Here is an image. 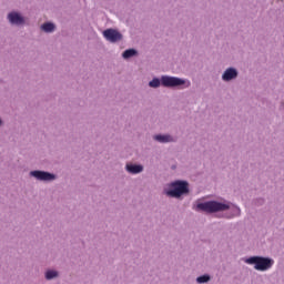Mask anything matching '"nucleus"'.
<instances>
[{"label":"nucleus","mask_w":284,"mask_h":284,"mask_svg":"<svg viewBox=\"0 0 284 284\" xmlns=\"http://www.w3.org/2000/svg\"><path fill=\"white\" fill-rule=\"evenodd\" d=\"M103 37L104 39H106V41H110L111 43H116V41H121V39H123V36L114 29L104 30Z\"/></svg>","instance_id":"5"},{"label":"nucleus","mask_w":284,"mask_h":284,"mask_svg":"<svg viewBox=\"0 0 284 284\" xmlns=\"http://www.w3.org/2000/svg\"><path fill=\"white\" fill-rule=\"evenodd\" d=\"M250 265H255V270L258 272H265L274 265V261L267 257L253 256L246 260Z\"/></svg>","instance_id":"3"},{"label":"nucleus","mask_w":284,"mask_h":284,"mask_svg":"<svg viewBox=\"0 0 284 284\" xmlns=\"http://www.w3.org/2000/svg\"><path fill=\"white\" fill-rule=\"evenodd\" d=\"M239 77V72H236L235 69L230 68L226 69L225 72L222 75L223 81H232V79H236Z\"/></svg>","instance_id":"8"},{"label":"nucleus","mask_w":284,"mask_h":284,"mask_svg":"<svg viewBox=\"0 0 284 284\" xmlns=\"http://www.w3.org/2000/svg\"><path fill=\"white\" fill-rule=\"evenodd\" d=\"M0 125H1V120H0Z\"/></svg>","instance_id":"16"},{"label":"nucleus","mask_w":284,"mask_h":284,"mask_svg":"<svg viewBox=\"0 0 284 284\" xmlns=\"http://www.w3.org/2000/svg\"><path fill=\"white\" fill-rule=\"evenodd\" d=\"M161 83L164 88H176L183 85L185 81L180 78L164 75L161 78Z\"/></svg>","instance_id":"4"},{"label":"nucleus","mask_w":284,"mask_h":284,"mask_svg":"<svg viewBox=\"0 0 284 284\" xmlns=\"http://www.w3.org/2000/svg\"><path fill=\"white\" fill-rule=\"evenodd\" d=\"M30 174L34 176V179H38V181H54L55 179L54 174L45 171H31Z\"/></svg>","instance_id":"6"},{"label":"nucleus","mask_w":284,"mask_h":284,"mask_svg":"<svg viewBox=\"0 0 284 284\" xmlns=\"http://www.w3.org/2000/svg\"><path fill=\"white\" fill-rule=\"evenodd\" d=\"M126 170H128V172H130V174H139V173L143 172V166L136 165V164H128Z\"/></svg>","instance_id":"9"},{"label":"nucleus","mask_w":284,"mask_h":284,"mask_svg":"<svg viewBox=\"0 0 284 284\" xmlns=\"http://www.w3.org/2000/svg\"><path fill=\"white\" fill-rule=\"evenodd\" d=\"M8 19L10 21V23H12L13 26H21L24 23L23 17H21L19 13L17 12H11L8 14Z\"/></svg>","instance_id":"7"},{"label":"nucleus","mask_w":284,"mask_h":284,"mask_svg":"<svg viewBox=\"0 0 284 284\" xmlns=\"http://www.w3.org/2000/svg\"><path fill=\"white\" fill-rule=\"evenodd\" d=\"M41 30H43V32H54V24L52 22H47L41 26Z\"/></svg>","instance_id":"11"},{"label":"nucleus","mask_w":284,"mask_h":284,"mask_svg":"<svg viewBox=\"0 0 284 284\" xmlns=\"http://www.w3.org/2000/svg\"><path fill=\"white\" fill-rule=\"evenodd\" d=\"M171 190L166 191V196H172L173 199H179L183 194H187L190 190L187 189V182L175 181L170 185Z\"/></svg>","instance_id":"1"},{"label":"nucleus","mask_w":284,"mask_h":284,"mask_svg":"<svg viewBox=\"0 0 284 284\" xmlns=\"http://www.w3.org/2000/svg\"><path fill=\"white\" fill-rule=\"evenodd\" d=\"M59 276V273L57 271H47L45 278L47 281H51V278H57Z\"/></svg>","instance_id":"13"},{"label":"nucleus","mask_w":284,"mask_h":284,"mask_svg":"<svg viewBox=\"0 0 284 284\" xmlns=\"http://www.w3.org/2000/svg\"><path fill=\"white\" fill-rule=\"evenodd\" d=\"M155 141H159L160 143H170L174 141L172 136L170 135H155L154 136Z\"/></svg>","instance_id":"10"},{"label":"nucleus","mask_w":284,"mask_h":284,"mask_svg":"<svg viewBox=\"0 0 284 284\" xmlns=\"http://www.w3.org/2000/svg\"><path fill=\"white\" fill-rule=\"evenodd\" d=\"M136 54V50L128 49L122 53L123 59H130Z\"/></svg>","instance_id":"12"},{"label":"nucleus","mask_w":284,"mask_h":284,"mask_svg":"<svg viewBox=\"0 0 284 284\" xmlns=\"http://www.w3.org/2000/svg\"><path fill=\"white\" fill-rule=\"evenodd\" d=\"M230 209V204L216 202V201H209L205 203L197 204V210H202L203 212H225Z\"/></svg>","instance_id":"2"},{"label":"nucleus","mask_w":284,"mask_h":284,"mask_svg":"<svg viewBox=\"0 0 284 284\" xmlns=\"http://www.w3.org/2000/svg\"><path fill=\"white\" fill-rule=\"evenodd\" d=\"M207 281H210V275H202L196 278L197 283H207Z\"/></svg>","instance_id":"15"},{"label":"nucleus","mask_w":284,"mask_h":284,"mask_svg":"<svg viewBox=\"0 0 284 284\" xmlns=\"http://www.w3.org/2000/svg\"><path fill=\"white\" fill-rule=\"evenodd\" d=\"M150 88H159L161 85V80L154 78L152 81L149 82Z\"/></svg>","instance_id":"14"}]
</instances>
